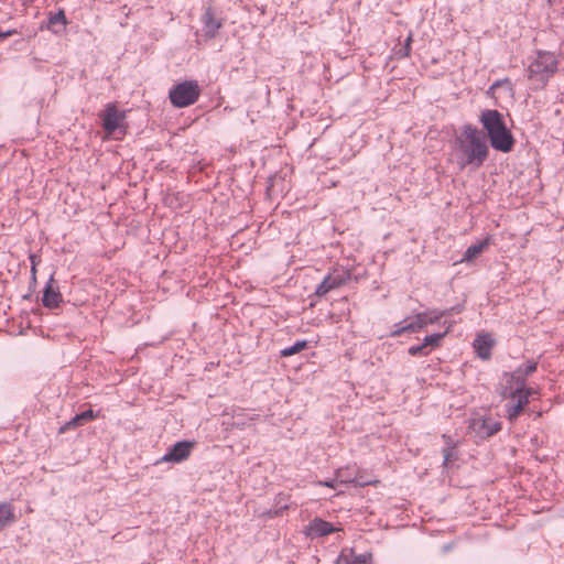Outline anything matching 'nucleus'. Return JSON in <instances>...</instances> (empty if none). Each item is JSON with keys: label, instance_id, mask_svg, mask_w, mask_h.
Instances as JSON below:
<instances>
[{"label": "nucleus", "instance_id": "obj_1", "mask_svg": "<svg viewBox=\"0 0 564 564\" xmlns=\"http://www.w3.org/2000/svg\"><path fill=\"white\" fill-rule=\"evenodd\" d=\"M488 154L489 148L482 132L471 124L464 126L453 144V156L459 170L467 166L479 169Z\"/></svg>", "mask_w": 564, "mask_h": 564}, {"label": "nucleus", "instance_id": "obj_2", "mask_svg": "<svg viewBox=\"0 0 564 564\" xmlns=\"http://www.w3.org/2000/svg\"><path fill=\"white\" fill-rule=\"evenodd\" d=\"M560 58L554 52L539 50L532 56L527 66V76L530 88L541 90L546 87L551 78L556 74Z\"/></svg>", "mask_w": 564, "mask_h": 564}, {"label": "nucleus", "instance_id": "obj_3", "mask_svg": "<svg viewBox=\"0 0 564 564\" xmlns=\"http://www.w3.org/2000/svg\"><path fill=\"white\" fill-rule=\"evenodd\" d=\"M479 121L495 150L508 153L513 149L514 138L507 128L503 116L498 110L486 109L481 111Z\"/></svg>", "mask_w": 564, "mask_h": 564}, {"label": "nucleus", "instance_id": "obj_4", "mask_svg": "<svg viewBox=\"0 0 564 564\" xmlns=\"http://www.w3.org/2000/svg\"><path fill=\"white\" fill-rule=\"evenodd\" d=\"M535 393L533 389L525 388L523 376L506 375V386L501 391V395L508 400L506 411L510 422H514L518 419L528 404L529 398Z\"/></svg>", "mask_w": 564, "mask_h": 564}, {"label": "nucleus", "instance_id": "obj_5", "mask_svg": "<svg viewBox=\"0 0 564 564\" xmlns=\"http://www.w3.org/2000/svg\"><path fill=\"white\" fill-rule=\"evenodd\" d=\"M200 96V87L196 80H185L175 85L169 94L174 107L184 108L195 104Z\"/></svg>", "mask_w": 564, "mask_h": 564}, {"label": "nucleus", "instance_id": "obj_6", "mask_svg": "<svg viewBox=\"0 0 564 564\" xmlns=\"http://www.w3.org/2000/svg\"><path fill=\"white\" fill-rule=\"evenodd\" d=\"M126 117L127 112L119 110L116 102L107 104L100 113L102 128L107 135H115L117 131L124 135L127 131Z\"/></svg>", "mask_w": 564, "mask_h": 564}, {"label": "nucleus", "instance_id": "obj_7", "mask_svg": "<svg viewBox=\"0 0 564 564\" xmlns=\"http://www.w3.org/2000/svg\"><path fill=\"white\" fill-rule=\"evenodd\" d=\"M468 429L480 438L490 437L501 430L500 422L481 415H475L470 419Z\"/></svg>", "mask_w": 564, "mask_h": 564}, {"label": "nucleus", "instance_id": "obj_8", "mask_svg": "<svg viewBox=\"0 0 564 564\" xmlns=\"http://www.w3.org/2000/svg\"><path fill=\"white\" fill-rule=\"evenodd\" d=\"M441 316H430L427 313H420L411 321L405 319L401 325L391 333L392 337H398L403 333L417 332L424 328L427 324H433L440 319Z\"/></svg>", "mask_w": 564, "mask_h": 564}, {"label": "nucleus", "instance_id": "obj_9", "mask_svg": "<svg viewBox=\"0 0 564 564\" xmlns=\"http://www.w3.org/2000/svg\"><path fill=\"white\" fill-rule=\"evenodd\" d=\"M194 446V441L177 442L164 454L161 462L181 463L189 457Z\"/></svg>", "mask_w": 564, "mask_h": 564}, {"label": "nucleus", "instance_id": "obj_10", "mask_svg": "<svg viewBox=\"0 0 564 564\" xmlns=\"http://www.w3.org/2000/svg\"><path fill=\"white\" fill-rule=\"evenodd\" d=\"M348 279H349V275L346 272L334 271L324 278L322 283L317 286L315 294L317 296H324L329 291L337 289L340 285L345 284Z\"/></svg>", "mask_w": 564, "mask_h": 564}, {"label": "nucleus", "instance_id": "obj_11", "mask_svg": "<svg viewBox=\"0 0 564 564\" xmlns=\"http://www.w3.org/2000/svg\"><path fill=\"white\" fill-rule=\"evenodd\" d=\"M330 522H327L321 518L313 519L308 525L304 528V534L310 539L326 536L330 533L338 531Z\"/></svg>", "mask_w": 564, "mask_h": 564}, {"label": "nucleus", "instance_id": "obj_12", "mask_svg": "<svg viewBox=\"0 0 564 564\" xmlns=\"http://www.w3.org/2000/svg\"><path fill=\"white\" fill-rule=\"evenodd\" d=\"M336 564H373L372 553L356 554L352 549L343 550Z\"/></svg>", "mask_w": 564, "mask_h": 564}, {"label": "nucleus", "instance_id": "obj_13", "mask_svg": "<svg viewBox=\"0 0 564 564\" xmlns=\"http://www.w3.org/2000/svg\"><path fill=\"white\" fill-rule=\"evenodd\" d=\"M42 302L43 305L48 308H55L62 302L59 288L53 278L48 280L44 289Z\"/></svg>", "mask_w": 564, "mask_h": 564}, {"label": "nucleus", "instance_id": "obj_14", "mask_svg": "<svg viewBox=\"0 0 564 564\" xmlns=\"http://www.w3.org/2000/svg\"><path fill=\"white\" fill-rule=\"evenodd\" d=\"M494 345V338L487 333L478 334L473 343L476 354L478 355L479 358L484 360L490 358Z\"/></svg>", "mask_w": 564, "mask_h": 564}, {"label": "nucleus", "instance_id": "obj_15", "mask_svg": "<svg viewBox=\"0 0 564 564\" xmlns=\"http://www.w3.org/2000/svg\"><path fill=\"white\" fill-rule=\"evenodd\" d=\"M348 470H349L348 467H344V468H338L335 471V476H336V478H337L339 484H354V485L360 486V487L377 486L379 484V480H376V481H358V476L357 475L351 476L348 473Z\"/></svg>", "mask_w": 564, "mask_h": 564}, {"label": "nucleus", "instance_id": "obj_16", "mask_svg": "<svg viewBox=\"0 0 564 564\" xmlns=\"http://www.w3.org/2000/svg\"><path fill=\"white\" fill-rule=\"evenodd\" d=\"M490 243H491V239H490V237H487L482 241L471 245L465 251L462 262H471L479 254H481L485 250H487L488 247L490 246Z\"/></svg>", "mask_w": 564, "mask_h": 564}, {"label": "nucleus", "instance_id": "obj_17", "mask_svg": "<svg viewBox=\"0 0 564 564\" xmlns=\"http://www.w3.org/2000/svg\"><path fill=\"white\" fill-rule=\"evenodd\" d=\"M203 23L206 30V35L209 37H214L218 30L221 28L223 23L218 20L212 9H207L203 15Z\"/></svg>", "mask_w": 564, "mask_h": 564}, {"label": "nucleus", "instance_id": "obj_18", "mask_svg": "<svg viewBox=\"0 0 564 564\" xmlns=\"http://www.w3.org/2000/svg\"><path fill=\"white\" fill-rule=\"evenodd\" d=\"M15 521L14 508L9 502H0V532Z\"/></svg>", "mask_w": 564, "mask_h": 564}, {"label": "nucleus", "instance_id": "obj_19", "mask_svg": "<svg viewBox=\"0 0 564 564\" xmlns=\"http://www.w3.org/2000/svg\"><path fill=\"white\" fill-rule=\"evenodd\" d=\"M97 414L93 410H87L80 414L75 415L69 422L66 423L65 429L70 430L83 425L86 422L93 421Z\"/></svg>", "mask_w": 564, "mask_h": 564}, {"label": "nucleus", "instance_id": "obj_20", "mask_svg": "<svg viewBox=\"0 0 564 564\" xmlns=\"http://www.w3.org/2000/svg\"><path fill=\"white\" fill-rule=\"evenodd\" d=\"M65 24H66L65 15H64V12L61 11V12L50 17L46 28L48 30H52L53 32L57 33L65 28Z\"/></svg>", "mask_w": 564, "mask_h": 564}, {"label": "nucleus", "instance_id": "obj_21", "mask_svg": "<svg viewBox=\"0 0 564 564\" xmlns=\"http://www.w3.org/2000/svg\"><path fill=\"white\" fill-rule=\"evenodd\" d=\"M307 347V341L306 340H299L296 341L293 346L291 347H286L284 349L281 350V356L282 357H290V356H293L295 354H299L301 352L302 350H304L305 348Z\"/></svg>", "mask_w": 564, "mask_h": 564}, {"label": "nucleus", "instance_id": "obj_22", "mask_svg": "<svg viewBox=\"0 0 564 564\" xmlns=\"http://www.w3.org/2000/svg\"><path fill=\"white\" fill-rule=\"evenodd\" d=\"M32 322L33 321L31 317V313H25L24 315H21L19 321V334L24 335L26 334L28 329H32Z\"/></svg>", "mask_w": 564, "mask_h": 564}, {"label": "nucleus", "instance_id": "obj_23", "mask_svg": "<svg viewBox=\"0 0 564 564\" xmlns=\"http://www.w3.org/2000/svg\"><path fill=\"white\" fill-rule=\"evenodd\" d=\"M444 334H433L424 338V345L429 347H438Z\"/></svg>", "mask_w": 564, "mask_h": 564}, {"label": "nucleus", "instance_id": "obj_24", "mask_svg": "<svg viewBox=\"0 0 564 564\" xmlns=\"http://www.w3.org/2000/svg\"><path fill=\"white\" fill-rule=\"evenodd\" d=\"M500 86H506V87L509 89V91H512V84H511L510 79L505 78V79H500V80L495 82V83L489 87V89H488L487 94H488V95L494 96L495 90H496L498 87H500Z\"/></svg>", "mask_w": 564, "mask_h": 564}, {"label": "nucleus", "instance_id": "obj_25", "mask_svg": "<svg viewBox=\"0 0 564 564\" xmlns=\"http://www.w3.org/2000/svg\"><path fill=\"white\" fill-rule=\"evenodd\" d=\"M430 351H431V349H427V347L424 345V343L422 345L411 346L409 348V354L411 356H426L430 354Z\"/></svg>", "mask_w": 564, "mask_h": 564}, {"label": "nucleus", "instance_id": "obj_26", "mask_svg": "<svg viewBox=\"0 0 564 564\" xmlns=\"http://www.w3.org/2000/svg\"><path fill=\"white\" fill-rule=\"evenodd\" d=\"M535 370H536V364L535 362H531L524 369L519 368L514 372H512L511 375L523 376V378L525 379L529 375H531Z\"/></svg>", "mask_w": 564, "mask_h": 564}, {"label": "nucleus", "instance_id": "obj_27", "mask_svg": "<svg viewBox=\"0 0 564 564\" xmlns=\"http://www.w3.org/2000/svg\"><path fill=\"white\" fill-rule=\"evenodd\" d=\"M29 261H30V274H31V281L35 282V253L30 252L29 254Z\"/></svg>", "mask_w": 564, "mask_h": 564}, {"label": "nucleus", "instance_id": "obj_28", "mask_svg": "<svg viewBox=\"0 0 564 564\" xmlns=\"http://www.w3.org/2000/svg\"><path fill=\"white\" fill-rule=\"evenodd\" d=\"M316 484L319 486H324V487H328V488H333V489H335L339 485L336 477L334 479H329V480L317 481Z\"/></svg>", "mask_w": 564, "mask_h": 564}, {"label": "nucleus", "instance_id": "obj_29", "mask_svg": "<svg viewBox=\"0 0 564 564\" xmlns=\"http://www.w3.org/2000/svg\"><path fill=\"white\" fill-rule=\"evenodd\" d=\"M411 42H412V35L410 34L405 41V45H404V54L403 56L404 57H408L411 53Z\"/></svg>", "mask_w": 564, "mask_h": 564}, {"label": "nucleus", "instance_id": "obj_30", "mask_svg": "<svg viewBox=\"0 0 564 564\" xmlns=\"http://www.w3.org/2000/svg\"><path fill=\"white\" fill-rule=\"evenodd\" d=\"M13 33H15V31H13V30L12 31H7V32H0V40L1 39H6V37L12 35Z\"/></svg>", "mask_w": 564, "mask_h": 564}, {"label": "nucleus", "instance_id": "obj_31", "mask_svg": "<svg viewBox=\"0 0 564 564\" xmlns=\"http://www.w3.org/2000/svg\"><path fill=\"white\" fill-rule=\"evenodd\" d=\"M358 476V481H368L367 479H364L362 476L358 474H356ZM377 479H375L373 481H376Z\"/></svg>", "mask_w": 564, "mask_h": 564}, {"label": "nucleus", "instance_id": "obj_32", "mask_svg": "<svg viewBox=\"0 0 564 564\" xmlns=\"http://www.w3.org/2000/svg\"><path fill=\"white\" fill-rule=\"evenodd\" d=\"M448 457H449V453H448V452H446V454H445V459L447 460V459H448Z\"/></svg>", "mask_w": 564, "mask_h": 564}]
</instances>
